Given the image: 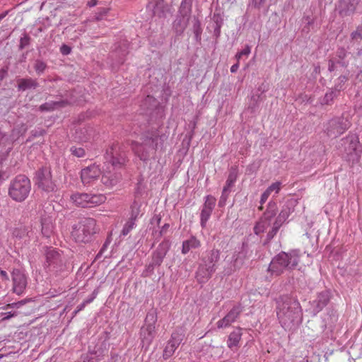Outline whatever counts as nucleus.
Here are the masks:
<instances>
[{"label": "nucleus", "instance_id": "1", "mask_svg": "<svg viewBox=\"0 0 362 362\" xmlns=\"http://www.w3.org/2000/svg\"><path fill=\"white\" fill-rule=\"evenodd\" d=\"M276 315L282 327L291 329L300 319V305L295 299L288 296L281 297L277 301Z\"/></svg>", "mask_w": 362, "mask_h": 362}, {"label": "nucleus", "instance_id": "2", "mask_svg": "<svg viewBox=\"0 0 362 362\" xmlns=\"http://www.w3.org/2000/svg\"><path fill=\"white\" fill-rule=\"evenodd\" d=\"M96 233V221L92 218H86L72 226L71 236L76 243H87L92 240Z\"/></svg>", "mask_w": 362, "mask_h": 362}, {"label": "nucleus", "instance_id": "3", "mask_svg": "<svg viewBox=\"0 0 362 362\" xmlns=\"http://www.w3.org/2000/svg\"><path fill=\"white\" fill-rule=\"evenodd\" d=\"M31 189L30 180L25 175H18L11 182L8 189L9 196L16 202H23Z\"/></svg>", "mask_w": 362, "mask_h": 362}, {"label": "nucleus", "instance_id": "4", "mask_svg": "<svg viewBox=\"0 0 362 362\" xmlns=\"http://www.w3.org/2000/svg\"><path fill=\"white\" fill-rule=\"evenodd\" d=\"M106 200L102 194H93L89 193L76 192L71 196V201L78 207H94L100 205Z\"/></svg>", "mask_w": 362, "mask_h": 362}, {"label": "nucleus", "instance_id": "5", "mask_svg": "<svg viewBox=\"0 0 362 362\" xmlns=\"http://www.w3.org/2000/svg\"><path fill=\"white\" fill-rule=\"evenodd\" d=\"M156 317L153 314H148L145 324L140 330V339L142 347L148 349L151 344L156 334Z\"/></svg>", "mask_w": 362, "mask_h": 362}, {"label": "nucleus", "instance_id": "6", "mask_svg": "<svg viewBox=\"0 0 362 362\" xmlns=\"http://www.w3.org/2000/svg\"><path fill=\"white\" fill-rule=\"evenodd\" d=\"M36 185L40 189L47 192L54 190L55 184L52 180L49 168H42L36 173Z\"/></svg>", "mask_w": 362, "mask_h": 362}, {"label": "nucleus", "instance_id": "7", "mask_svg": "<svg viewBox=\"0 0 362 362\" xmlns=\"http://www.w3.org/2000/svg\"><path fill=\"white\" fill-rule=\"evenodd\" d=\"M44 267L50 272H57L62 270L64 263L61 254L54 249L48 250L46 252Z\"/></svg>", "mask_w": 362, "mask_h": 362}, {"label": "nucleus", "instance_id": "8", "mask_svg": "<svg viewBox=\"0 0 362 362\" xmlns=\"http://www.w3.org/2000/svg\"><path fill=\"white\" fill-rule=\"evenodd\" d=\"M286 258L287 255L285 252H281L274 257L269 264V272H270L272 275L279 276L286 269H288Z\"/></svg>", "mask_w": 362, "mask_h": 362}, {"label": "nucleus", "instance_id": "9", "mask_svg": "<svg viewBox=\"0 0 362 362\" xmlns=\"http://www.w3.org/2000/svg\"><path fill=\"white\" fill-rule=\"evenodd\" d=\"M13 291L20 296L24 293L27 286L25 275L19 269H13L12 272Z\"/></svg>", "mask_w": 362, "mask_h": 362}, {"label": "nucleus", "instance_id": "10", "mask_svg": "<svg viewBox=\"0 0 362 362\" xmlns=\"http://www.w3.org/2000/svg\"><path fill=\"white\" fill-rule=\"evenodd\" d=\"M101 174L98 165H92L83 168L81 173V179L84 185H88L96 180Z\"/></svg>", "mask_w": 362, "mask_h": 362}, {"label": "nucleus", "instance_id": "11", "mask_svg": "<svg viewBox=\"0 0 362 362\" xmlns=\"http://www.w3.org/2000/svg\"><path fill=\"white\" fill-rule=\"evenodd\" d=\"M241 309L239 307H233L228 313L222 319L216 322L218 329H226L229 327L238 317Z\"/></svg>", "mask_w": 362, "mask_h": 362}, {"label": "nucleus", "instance_id": "12", "mask_svg": "<svg viewBox=\"0 0 362 362\" xmlns=\"http://www.w3.org/2000/svg\"><path fill=\"white\" fill-rule=\"evenodd\" d=\"M182 340V335L179 333H173L171 339L168 341L163 351V357L168 358L175 351Z\"/></svg>", "mask_w": 362, "mask_h": 362}, {"label": "nucleus", "instance_id": "13", "mask_svg": "<svg viewBox=\"0 0 362 362\" xmlns=\"http://www.w3.org/2000/svg\"><path fill=\"white\" fill-rule=\"evenodd\" d=\"M274 215L275 213L274 212L267 211L254 227L255 233L259 235L264 233L271 226L272 218Z\"/></svg>", "mask_w": 362, "mask_h": 362}, {"label": "nucleus", "instance_id": "14", "mask_svg": "<svg viewBox=\"0 0 362 362\" xmlns=\"http://www.w3.org/2000/svg\"><path fill=\"white\" fill-rule=\"evenodd\" d=\"M326 132L329 136H338L342 134L347 129L346 127H343L339 119H332L327 124Z\"/></svg>", "mask_w": 362, "mask_h": 362}, {"label": "nucleus", "instance_id": "15", "mask_svg": "<svg viewBox=\"0 0 362 362\" xmlns=\"http://www.w3.org/2000/svg\"><path fill=\"white\" fill-rule=\"evenodd\" d=\"M242 337V329L237 327L228 336L227 345L232 351H237L240 346V341Z\"/></svg>", "mask_w": 362, "mask_h": 362}, {"label": "nucleus", "instance_id": "16", "mask_svg": "<svg viewBox=\"0 0 362 362\" xmlns=\"http://www.w3.org/2000/svg\"><path fill=\"white\" fill-rule=\"evenodd\" d=\"M286 254L287 255L286 262L288 264V269H296L298 266L303 255L298 250H292Z\"/></svg>", "mask_w": 362, "mask_h": 362}, {"label": "nucleus", "instance_id": "17", "mask_svg": "<svg viewBox=\"0 0 362 362\" xmlns=\"http://www.w3.org/2000/svg\"><path fill=\"white\" fill-rule=\"evenodd\" d=\"M139 209L134 206L132 209V214L130 218L127 221L122 230L123 235H127L134 228L135 221L139 215Z\"/></svg>", "mask_w": 362, "mask_h": 362}, {"label": "nucleus", "instance_id": "18", "mask_svg": "<svg viewBox=\"0 0 362 362\" xmlns=\"http://www.w3.org/2000/svg\"><path fill=\"white\" fill-rule=\"evenodd\" d=\"M32 234V231L29 230L28 227L20 226L14 229L13 235L18 240H23L25 242L29 240Z\"/></svg>", "mask_w": 362, "mask_h": 362}, {"label": "nucleus", "instance_id": "19", "mask_svg": "<svg viewBox=\"0 0 362 362\" xmlns=\"http://www.w3.org/2000/svg\"><path fill=\"white\" fill-rule=\"evenodd\" d=\"M213 272L212 267L206 268L200 267L196 273V278L199 282L204 283L211 276Z\"/></svg>", "mask_w": 362, "mask_h": 362}, {"label": "nucleus", "instance_id": "20", "mask_svg": "<svg viewBox=\"0 0 362 362\" xmlns=\"http://www.w3.org/2000/svg\"><path fill=\"white\" fill-rule=\"evenodd\" d=\"M359 0H341L340 6L341 7V13L349 15L353 13L358 4Z\"/></svg>", "mask_w": 362, "mask_h": 362}, {"label": "nucleus", "instance_id": "21", "mask_svg": "<svg viewBox=\"0 0 362 362\" xmlns=\"http://www.w3.org/2000/svg\"><path fill=\"white\" fill-rule=\"evenodd\" d=\"M200 245V241L195 237L192 236L189 240L182 243V253L185 255L188 253L191 249L198 248Z\"/></svg>", "mask_w": 362, "mask_h": 362}, {"label": "nucleus", "instance_id": "22", "mask_svg": "<svg viewBox=\"0 0 362 362\" xmlns=\"http://www.w3.org/2000/svg\"><path fill=\"white\" fill-rule=\"evenodd\" d=\"M17 83L18 88L21 90H25L28 88H35L38 85L37 81L31 78L18 79Z\"/></svg>", "mask_w": 362, "mask_h": 362}, {"label": "nucleus", "instance_id": "23", "mask_svg": "<svg viewBox=\"0 0 362 362\" xmlns=\"http://www.w3.org/2000/svg\"><path fill=\"white\" fill-rule=\"evenodd\" d=\"M42 233L45 235H49L53 229L52 219L50 216H44L41 218Z\"/></svg>", "mask_w": 362, "mask_h": 362}, {"label": "nucleus", "instance_id": "24", "mask_svg": "<svg viewBox=\"0 0 362 362\" xmlns=\"http://www.w3.org/2000/svg\"><path fill=\"white\" fill-rule=\"evenodd\" d=\"M119 179V176L112 174L110 172H105L103 175L101 180L104 185L112 187L117 183Z\"/></svg>", "mask_w": 362, "mask_h": 362}, {"label": "nucleus", "instance_id": "25", "mask_svg": "<svg viewBox=\"0 0 362 362\" xmlns=\"http://www.w3.org/2000/svg\"><path fill=\"white\" fill-rule=\"evenodd\" d=\"M330 295L328 291H323L318 294L317 298V307L319 310L322 309L329 301Z\"/></svg>", "mask_w": 362, "mask_h": 362}, {"label": "nucleus", "instance_id": "26", "mask_svg": "<svg viewBox=\"0 0 362 362\" xmlns=\"http://www.w3.org/2000/svg\"><path fill=\"white\" fill-rule=\"evenodd\" d=\"M213 211L206 209H202L201 212L200 223L202 228H205L206 222L211 216Z\"/></svg>", "mask_w": 362, "mask_h": 362}, {"label": "nucleus", "instance_id": "27", "mask_svg": "<svg viewBox=\"0 0 362 362\" xmlns=\"http://www.w3.org/2000/svg\"><path fill=\"white\" fill-rule=\"evenodd\" d=\"M237 179V175L235 173H230L226 180V186L223 187V192L228 190L235 183Z\"/></svg>", "mask_w": 362, "mask_h": 362}, {"label": "nucleus", "instance_id": "28", "mask_svg": "<svg viewBox=\"0 0 362 362\" xmlns=\"http://www.w3.org/2000/svg\"><path fill=\"white\" fill-rule=\"evenodd\" d=\"M216 200L214 197H212L211 195H208L206 197V200L204 204L203 208L213 211V209H214V206L216 205Z\"/></svg>", "mask_w": 362, "mask_h": 362}, {"label": "nucleus", "instance_id": "29", "mask_svg": "<svg viewBox=\"0 0 362 362\" xmlns=\"http://www.w3.org/2000/svg\"><path fill=\"white\" fill-rule=\"evenodd\" d=\"M64 102L46 103L40 106L42 110H52L58 107L62 106Z\"/></svg>", "mask_w": 362, "mask_h": 362}, {"label": "nucleus", "instance_id": "30", "mask_svg": "<svg viewBox=\"0 0 362 362\" xmlns=\"http://www.w3.org/2000/svg\"><path fill=\"white\" fill-rule=\"evenodd\" d=\"M109 8H102L95 15V20L97 21H102L105 16H106L109 12Z\"/></svg>", "mask_w": 362, "mask_h": 362}, {"label": "nucleus", "instance_id": "31", "mask_svg": "<svg viewBox=\"0 0 362 362\" xmlns=\"http://www.w3.org/2000/svg\"><path fill=\"white\" fill-rule=\"evenodd\" d=\"M165 255V252L156 251L153 255V262L158 265H160Z\"/></svg>", "mask_w": 362, "mask_h": 362}, {"label": "nucleus", "instance_id": "32", "mask_svg": "<svg viewBox=\"0 0 362 362\" xmlns=\"http://www.w3.org/2000/svg\"><path fill=\"white\" fill-rule=\"evenodd\" d=\"M281 188V182H276L272 183L266 190L268 191L270 194L274 192L275 194H278Z\"/></svg>", "mask_w": 362, "mask_h": 362}, {"label": "nucleus", "instance_id": "33", "mask_svg": "<svg viewBox=\"0 0 362 362\" xmlns=\"http://www.w3.org/2000/svg\"><path fill=\"white\" fill-rule=\"evenodd\" d=\"M46 67H47L46 64L45 62H43L42 61H40V60L36 61V62L35 64V66H34L37 74H42L45 71Z\"/></svg>", "mask_w": 362, "mask_h": 362}, {"label": "nucleus", "instance_id": "34", "mask_svg": "<svg viewBox=\"0 0 362 362\" xmlns=\"http://www.w3.org/2000/svg\"><path fill=\"white\" fill-rule=\"evenodd\" d=\"M71 153L78 158L85 156V150L81 147H71L70 149Z\"/></svg>", "mask_w": 362, "mask_h": 362}, {"label": "nucleus", "instance_id": "35", "mask_svg": "<svg viewBox=\"0 0 362 362\" xmlns=\"http://www.w3.org/2000/svg\"><path fill=\"white\" fill-rule=\"evenodd\" d=\"M280 227V224L276 222L272 229L267 233V240H270L274 238V236L276 234L279 228Z\"/></svg>", "mask_w": 362, "mask_h": 362}, {"label": "nucleus", "instance_id": "36", "mask_svg": "<svg viewBox=\"0 0 362 362\" xmlns=\"http://www.w3.org/2000/svg\"><path fill=\"white\" fill-rule=\"evenodd\" d=\"M351 39L354 40H362V26H359L351 35Z\"/></svg>", "mask_w": 362, "mask_h": 362}, {"label": "nucleus", "instance_id": "37", "mask_svg": "<svg viewBox=\"0 0 362 362\" xmlns=\"http://www.w3.org/2000/svg\"><path fill=\"white\" fill-rule=\"evenodd\" d=\"M250 47L249 46H246L242 51L236 54L235 59L238 62H239L243 56H248L250 53Z\"/></svg>", "mask_w": 362, "mask_h": 362}, {"label": "nucleus", "instance_id": "38", "mask_svg": "<svg viewBox=\"0 0 362 362\" xmlns=\"http://www.w3.org/2000/svg\"><path fill=\"white\" fill-rule=\"evenodd\" d=\"M141 146L139 144L138 142L134 141L132 144V148L133 151L140 157L141 159H145L144 155L140 153V148Z\"/></svg>", "mask_w": 362, "mask_h": 362}, {"label": "nucleus", "instance_id": "39", "mask_svg": "<svg viewBox=\"0 0 362 362\" xmlns=\"http://www.w3.org/2000/svg\"><path fill=\"white\" fill-rule=\"evenodd\" d=\"M270 194H270L268 191H267V190H265V191L262 193V196H261V199H260V204H261V205H262L263 204H264V203L266 202V201L267 200V199L269 198V197L270 196ZM262 208H263V207H262V206H259V209H260V210H262Z\"/></svg>", "mask_w": 362, "mask_h": 362}, {"label": "nucleus", "instance_id": "40", "mask_svg": "<svg viewBox=\"0 0 362 362\" xmlns=\"http://www.w3.org/2000/svg\"><path fill=\"white\" fill-rule=\"evenodd\" d=\"M288 216H289L288 211L282 210L278 216V220L279 221L284 222L286 220V218L288 217Z\"/></svg>", "mask_w": 362, "mask_h": 362}, {"label": "nucleus", "instance_id": "41", "mask_svg": "<svg viewBox=\"0 0 362 362\" xmlns=\"http://www.w3.org/2000/svg\"><path fill=\"white\" fill-rule=\"evenodd\" d=\"M267 0H251L252 5L257 8H260L265 4Z\"/></svg>", "mask_w": 362, "mask_h": 362}, {"label": "nucleus", "instance_id": "42", "mask_svg": "<svg viewBox=\"0 0 362 362\" xmlns=\"http://www.w3.org/2000/svg\"><path fill=\"white\" fill-rule=\"evenodd\" d=\"M71 52V48L67 46V45H63L62 47H61V52L63 54H69Z\"/></svg>", "mask_w": 362, "mask_h": 362}, {"label": "nucleus", "instance_id": "43", "mask_svg": "<svg viewBox=\"0 0 362 362\" xmlns=\"http://www.w3.org/2000/svg\"><path fill=\"white\" fill-rule=\"evenodd\" d=\"M0 276H1V279L3 281H8L9 277L6 272L0 269Z\"/></svg>", "mask_w": 362, "mask_h": 362}, {"label": "nucleus", "instance_id": "44", "mask_svg": "<svg viewBox=\"0 0 362 362\" xmlns=\"http://www.w3.org/2000/svg\"><path fill=\"white\" fill-rule=\"evenodd\" d=\"M16 315V313L9 312L6 314V316L3 317L2 320H7L10 319L11 317H14Z\"/></svg>", "mask_w": 362, "mask_h": 362}, {"label": "nucleus", "instance_id": "45", "mask_svg": "<svg viewBox=\"0 0 362 362\" xmlns=\"http://www.w3.org/2000/svg\"><path fill=\"white\" fill-rule=\"evenodd\" d=\"M239 68V62L237 61V63L233 64L231 67H230V71L232 73H235L237 71V70Z\"/></svg>", "mask_w": 362, "mask_h": 362}, {"label": "nucleus", "instance_id": "46", "mask_svg": "<svg viewBox=\"0 0 362 362\" xmlns=\"http://www.w3.org/2000/svg\"><path fill=\"white\" fill-rule=\"evenodd\" d=\"M98 4L97 0H90L88 2V6L89 7H93Z\"/></svg>", "mask_w": 362, "mask_h": 362}, {"label": "nucleus", "instance_id": "47", "mask_svg": "<svg viewBox=\"0 0 362 362\" xmlns=\"http://www.w3.org/2000/svg\"><path fill=\"white\" fill-rule=\"evenodd\" d=\"M16 308V303H8L7 304L4 309H8V308Z\"/></svg>", "mask_w": 362, "mask_h": 362}, {"label": "nucleus", "instance_id": "48", "mask_svg": "<svg viewBox=\"0 0 362 362\" xmlns=\"http://www.w3.org/2000/svg\"><path fill=\"white\" fill-rule=\"evenodd\" d=\"M25 303V300H21V301H18V302L16 303V308H19L20 306L24 305Z\"/></svg>", "mask_w": 362, "mask_h": 362}, {"label": "nucleus", "instance_id": "49", "mask_svg": "<svg viewBox=\"0 0 362 362\" xmlns=\"http://www.w3.org/2000/svg\"><path fill=\"white\" fill-rule=\"evenodd\" d=\"M163 4V0H157L156 1V7H158V6H162Z\"/></svg>", "mask_w": 362, "mask_h": 362}, {"label": "nucleus", "instance_id": "50", "mask_svg": "<svg viewBox=\"0 0 362 362\" xmlns=\"http://www.w3.org/2000/svg\"><path fill=\"white\" fill-rule=\"evenodd\" d=\"M168 227H169V224H165V225L163 226V228H162L161 233H162L164 230L168 229Z\"/></svg>", "mask_w": 362, "mask_h": 362}, {"label": "nucleus", "instance_id": "51", "mask_svg": "<svg viewBox=\"0 0 362 362\" xmlns=\"http://www.w3.org/2000/svg\"><path fill=\"white\" fill-rule=\"evenodd\" d=\"M212 255H216V258L218 257V252L212 251Z\"/></svg>", "mask_w": 362, "mask_h": 362}, {"label": "nucleus", "instance_id": "52", "mask_svg": "<svg viewBox=\"0 0 362 362\" xmlns=\"http://www.w3.org/2000/svg\"><path fill=\"white\" fill-rule=\"evenodd\" d=\"M222 199H223V197H221V199L219 202V205L221 206L222 204H223V201H222Z\"/></svg>", "mask_w": 362, "mask_h": 362}, {"label": "nucleus", "instance_id": "53", "mask_svg": "<svg viewBox=\"0 0 362 362\" xmlns=\"http://www.w3.org/2000/svg\"><path fill=\"white\" fill-rule=\"evenodd\" d=\"M83 362H91L90 359H84Z\"/></svg>", "mask_w": 362, "mask_h": 362}, {"label": "nucleus", "instance_id": "54", "mask_svg": "<svg viewBox=\"0 0 362 362\" xmlns=\"http://www.w3.org/2000/svg\"><path fill=\"white\" fill-rule=\"evenodd\" d=\"M45 133V130L40 131V135H43Z\"/></svg>", "mask_w": 362, "mask_h": 362}]
</instances>
